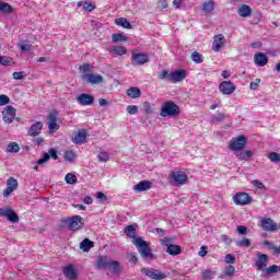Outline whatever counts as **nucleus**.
<instances>
[{
  "instance_id": "nucleus-1",
  "label": "nucleus",
  "mask_w": 280,
  "mask_h": 280,
  "mask_svg": "<svg viewBox=\"0 0 280 280\" xmlns=\"http://www.w3.org/2000/svg\"><path fill=\"white\" fill-rule=\"evenodd\" d=\"M97 268H103L105 270H109L113 275H118L121 270V266L119 261L110 260L106 257H100L96 262Z\"/></svg>"
},
{
  "instance_id": "nucleus-2",
  "label": "nucleus",
  "mask_w": 280,
  "mask_h": 280,
  "mask_svg": "<svg viewBox=\"0 0 280 280\" xmlns=\"http://www.w3.org/2000/svg\"><path fill=\"white\" fill-rule=\"evenodd\" d=\"M132 244L138 248V253L143 259H152V249L150 248V244L143 241L142 237H135L132 240Z\"/></svg>"
},
{
  "instance_id": "nucleus-3",
  "label": "nucleus",
  "mask_w": 280,
  "mask_h": 280,
  "mask_svg": "<svg viewBox=\"0 0 280 280\" xmlns=\"http://www.w3.org/2000/svg\"><path fill=\"white\" fill-rule=\"evenodd\" d=\"M180 108L176 103L172 101H167L163 104L161 109V117H176V115H179Z\"/></svg>"
},
{
  "instance_id": "nucleus-4",
  "label": "nucleus",
  "mask_w": 280,
  "mask_h": 280,
  "mask_svg": "<svg viewBox=\"0 0 280 280\" xmlns=\"http://www.w3.org/2000/svg\"><path fill=\"white\" fill-rule=\"evenodd\" d=\"M130 60L132 67H143L150 62V56L145 52H139V50H132Z\"/></svg>"
},
{
  "instance_id": "nucleus-5",
  "label": "nucleus",
  "mask_w": 280,
  "mask_h": 280,
  "mask_svg": "<svg viewBox=\"0 0 280 280\" xmlns=\"http://www.w3.org/2000/svg\"><path fill=\"white\" fill-rule=\"evenodd\" d=\"M65 223L70 231H80V229L84 226V219L80 215H73L66 219Z\"/></svg>"
},
{
  "instance_id": "nucleus-6",
  "label": "nucleus",
  "mask_w": 280,
  "mask_h": 280,
  "mask_svg": "<svg viewBox=\"0 0 280 280\" xmlns=\"http://www.w3.org/2000/svg\"><path fill=\"white\" fill-rule=\"evenodd\" d=\"M0 218H7L8 222L18 224L19 214L12 208H0Z\"/></svg>"
},
{
  "instance_id": "nucleus-7",
  "label": "nucleus",
  "mask_w": 280,
  "mask_h": 280,
  "mask_svg": "<svg viewBox=\"0 0 280 280\" xmlns=\"http://www.w3.org/2000/svg\"><path fill=\"white\" fill-rule=\"evenodd\" d=\"M170 178L176 187H180V185H185V183H187V174L183 171H174L171 173Z\"/></svg>"
},
{
  "instance_id": "nucleus-8",
  "label": "nucleus",
  "mask_w": 280,
  "mask_h": 280,
  "mask_svg": "<svg viewBox=\"0 0 280 280\" xmlns=\"http://www.w3.org/2000/svg\"><path fill=\"white\" fill-rule=\"evenodd\" d=\"M233 202H234V205L244 207L246 205H250V202H253V198H250L249 194L237 192L233 196Z\"/></svg>"
},
{
  "instance_id": "nucleus-9",
  "label": "nucleus",
  "mask_w": 280,
  "mask_h": 280,
  "mask_svg": "<svg viewBox=\"0 0 280 280\" xmlns=\"http://www.w3.org/2000/svg\"><path fill=\"white\" fill-rule=\"evenodd\" d=\"M141 272L142 275H145V277H149V279L153 280H163L167 278V275L152 268H143Z\"/></svg>"
},
{
  "instance_id": "nucleus-10",
  "label": "nucleus",
  "mask_w": 280,
  "mask_h": 280,
  "mask_svg": "<svg viewBox=\"0 0 280 280\" xmlns=\"http://www.w3.org/2000/svg\"><path fill=\"white\" fill-rule=\"evenodd\" d=\"M256 255L257 258L254 260L255 267L257 268V270H261V272H264V270L268 268L269 257L266 254H261V252H258Z\"/></svg>"
},
{
  "instance_id": "nucleus-11",
  "label": "nucleus",
  "mask_w": 280,
  "mask_h": 280,
  "mask_svg": "<svg viewBox=\"0 0 280 280\" xmlns=\"http://www.w3.org/2000/svg\"><path fill=\"white\" fill-rule=\"evenodd\" d=\"M259 226L262 229V231H267L268 233H272L279 229V225H277V223H275V221H272L270 218H261Z\"/></svg>"
},
{
  "instance_id": "nucleus-12",
  "label": "nucleus",
  "mask_w": 280,
  "mask_h": 280,
  "mask_svg": "<svg viewBox=\"0 0 280 280\" xmlns=\"http://www.w3.org/2000/svg\"><path fill=\"white\" fill-rule=\"evenodd\" d=\"M245 147H246V137H244V136H240L238 138H234L230 142V150H232L233 152L244 150Z\"/></svg>"
},
{
  "instance_id": "nucleus-13",
  "label": "nucleus",
  "mask_w": 280,
  "mask_h": 280,
  "mask_svg": "<svg viewBox=\"0 0 280 280\" xmlns=\"http://www.w3.org/2000/svg\"><path fill=\"white\" fill-rule=\"evenodd\" d=\"M225 45H226V37H224V35L222 34H218L213 37L212 51L218 54V51H220L222 47H224Z\"/></svg>"
},
{
  "instance_id": "nucleus-14",
  "label": "nucleus",
  "mask_w": 280,
  "mask_h": 280,
  "mask_svg": "<svg viewBox=\"0 0 280 280\" xmlns=\"http://www.w3.org/2000/svg\"><path fill=\"white\" fill-rule=\"evenodd\" d=\"M235 84L231 81H223L219 85V91L223 95H233V93H235Z\"/></svg>"
},
{
  "instance_id": "nucleus-15",
  "label": "nucleus",
  "mask_w": 280,
  "mask_h": 280,
  "mask_svg": "<svg viewBox=\"0 0 280 280\" xmlns=\"http://www.w3.org/2000/svg\"><path fill=\"white\" fill-rule=\"evenodd\" d=\"M4 124H12L16 117V108L13 106H8L4 112H2Z\"/></svg>"
},
{
  "instance_id": "nucleus-16",
  "label": "nucleus",
  "mask_w": 280,
  "mask_h": 280,
  "mask_svg": "<svg viewBox=\"0 0 280 280\" xmlns=\"http://www.w3.org/2000/svg\"><path fill=\"white\" fill-rule=\"evenodd\" d=\"M187 78V70H175L170 72V81L174 82H183Z\"/></svg>"
},
{
  "instance_id": "nucleus-17",
  "label": "nucleus",
  "mask_w": 280,
  "mask_h": 280,
  "mask_svg": "<svg viewBox=\"0 0 280 280\" xmlns=\"http://www.w3.org/2000/svg\"><path fill=\"white\" fill-rule=\"evenodd\" d=\"M77 102L80 106H91L95 102V97L91 94L83 93L77 97Z\"/></svg>"
},
{
  "instance_id": "nucleus-18",
  "label": "nucleus",
  "mask_w": 280,
  "mask_h": 280,
  "mask_svg": "<svg viewBox=\"0 0 280 280\" xmlns=\"http://www.w3.org/2000/svg\"><path fill=\"white\" fill-rule=\"evenodd\" d=\"M83 80L90 84H102L104 82V77H102V74L88 73L83 74Z\"/></svg>"
},
{
  "instance_id": "nucleus-19",
  "label": "nucleus",
  "mask_w": 280,
  "mask_h": 280,
  "mask_svg": "<svg viewBox=\"0 0 280 280\" xmlns=\"http://www.w3.org/2000/svg\"><path fill=\"white\" fill-rule=\"evenodd\" d=\"M63 276L68 280H75L78 279V271L75 270V267L73 265H68L63 267Z\"/></svg>"
},
{
  "instance_id": "nucleus-20",
  "label": "nucleus",
  "mask_w": 280,
  "mask_h": 280,
  "mask_svg": "<svg viewBox=\"0 0 280 280\" xmlns=\"http://www.w3.org/2000/svg\"><path fill=\"white\" fill-rule=\"evenodd\" d=\"M254 62L257 67H266L268 65V57L264 52H257L254 56Z\"/></svg>"
},
{
  "instance_id": "nucleus-21",
  "label": "nucleus",
  "mask_w": 280,
  "mask_h": 280,
  "mask_svg": "<svg viewBox=\"0 0 280 280\" xmlns=\"http://www.w3.org/2000/svg\"><path fill=\"white\" fill-rule=\"evenodd\" d=\"M54 159L55 161L58 159V153L56 152L55 149H50L48 153L44 154L42 159L37 161L38 165H44L47 161H49V158Z\"/></svg>"
},
{
  "instance_id": "nucleus-22",
  "label": "nucleus",
  "mask_w": 280,
  "mask_h": 280,
  "mask_svg": "<svg viewBox=\"0 0 280 280\" xmlns=\"http://www.w3.org/2000/svg\"><path fill=\"white\" fill-rule=\"evenodd\" d=\"M42 130L43 124L40 121H37L31 126V129L28 130L27 135L28 137H38Z\"/></svg>"
},
{
  "instance_id": "nucleus-23",
  "label": "nucleus",
  "mask_w": 280,
  "mask_h": 280,
  "mask_svg": "<svg viewBox=\"0 0 280 280\" xmlns=\"http://www.w3.org/2000/svg\"><path fill=\"white\" fill-rule=\"evenodd\" d=\"M237 12L238 16H241L242 19H248V16H252L253 14V9H250L248 4H243L238 7Z\"/></svg>"
},
{
  "instance_id": "nucleus-24",
  "label": "nucleus",
  "mask_w": 280,
  "mask_h": 280,
  "mask_svg": "<svg viewBox=\"0 0 280 280\" xmlns=\"http://www.w3.org/2000/svg\"><path fill=\"white\" fill-rule=\"evenodd\" d=\"M163 244L167 246L166 253H168V255H180V247L178 245H168L170 241L167 238L163 240Z\"/></svg>"
},
{
  "instance_id": "nucleus-25",
  "label": "nucleus",
  "mask_w": 280,
  "mask_h": 280,
  "mask_svg": "<svg viewBox=\"0 0 280 280\" xmlns=\"http://www.w3.org/2000/svg\"><path fill=\"white\" fill-rule=\"evenodd\" d=\"M72 141H73V143H77L79 145H82V143H85L86 130H84V129L79 130L78 133L74 135Z\"/></svg>"
},
{
  "instance_id": "nucleus-26",
  "label": "nucleus",
  "mask_w": 280,
  "mask_h": 280,
  "mask_svg": "<svg viewBox=\"0 0 280 280\" xmlns=\"http://www.w3.org/2000/svg\"><path fill=\"white\" fill-rule=\"evenodd\" d=\"M77 7L78 8H83V10L85 12H93V10H95V4H93V2H91V0L79 1V2H77Z\"/></svg>"
},
{
  "instance_id": "nucleus-27",
  "label": "nucleus",
  "mask_w": 280,
  "mask_h": 280,
  "mask_svg": "<svg viewBox=\"0 0 280 280\" xmlns=\"http://www.w3.org/2000/svg\"><path fill=\"white\" fill-rule=\"evenodd\" d=\"M152 187V183L148 180H142L138 183L136 186H133V189L138 192L140 191H148Z\"/></svg>"
},
{
  "instance_id": "nucleus-28",
  "label": "nucleus",
  "mask_w": 280,
  "mask_h": 280,
  "mask_svg": "<svg viewBox=\"0 0 280 280\" xmlns=\"http://www.w3.org/2000/svg\"><path fill=\"white\" fill-rule=\"evenodd\" d=\"M109 52L113 54V56H126L128 50L124 46H113L109 48Z\"/></svg>"
},
{
  "instance_id": "nucleus-29",
  "label": "nucleus",
  "mask_w": 280,
  "mask_h": 280,
  "mask_svg": "<svg viewBox=\"0 0 280 280\" xmlns=\"http://www.w3.org/2000/svg\"><path fill=\"white\" fill-rule=\"evenodd\" d=\"M127 95L131 100H137L138 97H141V90L137 86H131L127 90Z\"/></svg>"
},
{
  "instance_id": "nucleus-30",
  "label": "nucleus",
  "mask_w": 280,
  "mask_h": 280,
  "mask_svg": "<svg viewBox=\"0 0 280 280\" xmlns=\"http://www.w3.org/2000/svg\"><path fill=\"white\" fill-rule=\"evenodd\" d=\"M80 248L83 253H89V250L93 248V242H91L89 238H85L80 243Z\"/></svg>"
},
{
  "instance_id": "nucleus-31",
  "label": "nucleus",
  "mask_w": 280,
  "mask_h": 280,
  "mask_svg": "<svg viewBox=\"0 0 280 280\" xmlns=\"http://www.w3.org/2000/svg\"><path fill=\"white\" fill-rule=\"evenodd\" d=\"M276 272H279V266L273 265V266H270V267H266L262 270V277H268L270 275H276Z\"/></svg>"
},
{
  "instance_id": "nucleus-32",
  "label": "nucleus",
  "mask_w": 280,
  "mask_h": 280,
  "mask_svg": "<svg viewBox=\"0 0 280 280\" xmlns=\"http://www.w3.org/2000/svg\"><path fill=\"white\" fill-rule=\"evenodd\" d=\"M214 8H215V3L213 1H208L202 4L201 10L205 14H211Z\"/></svg>"
},
{
  "instance_id": "nucleus-33",
  "label": "nucleus",
  "mask_w": 280,
  "mask_h": 280,
  "mask_svg": "<svg viewBox=\"0 0 280 280\" xmlns=\"http://www.w3.org/2000/svg\"><path fill=\"white\" fill-rule=\"evenodd\" d=\"M190 58L196 65H202L205 62V57H202V55L198 51H194Z\"/></svg>"
},
{
  "instance_id": "nucleus-34",
  "label": "nucleus",
  "mask_w": 280,
  "mask_h": 280,
  "mask_svg": "<svg viewBox=\"0 0 280 280\" xmlns=\"http://www.w3.org/2000/svg\"><path fill=\"white\" fill-rule=\"evenodd\" d=\"M116 25H119L120 27H125V30H130L132 25H130V22L126 18H119L115 20Z\"/></svg>"
},
{
  "instance_id": "nucleus-35",
  "label": "nucleus",
  "mask_w": 280,
  "mask_h": 280,
  "mask_svg": "<svg viewBox=\"0 0 280 280\" xmlns=\"http://www.w3.org/2000/svg\"><path fill=\"white\" fill-rule=\"evenodd\" d=\"M7 187L9 189H11L12 191H16V189H19V180H16V178H14V177H10L7 180Z\"/></svg>"
},
{
  "instance_id": "nucleus-36",
  "label": "nucleus",
  "mask_w": 280,
  "mask_h": 280,
  "mask_svg": "<svg viewBox=\"0 0 280 280\" xmlns=\"http://www.w3.org/2000/svg\"><path fill=\"white\" fill-rule=\"evenodd\" d=\"M250 156H253L252 151H241L240 153L236 154L238 161H248Z\"/></svg>"
},
{
  "instance_id": "nucleus-37",
  "label": "nucleus",
  "mask_w": 280,
  "mask_h": 280,
  "mask_svg": "<svg viewBox=\"0 0 280 280\" xmlns=\"http://www.w3.org/2000/svg\"><path fill=\"white\" fill-rule=\"evenodd\" d=\"M0 12H2V14H11L12 5L0 0Z\"/></svg>"
},
{
  "instance_id": "nucleus-38",
  "label": "nucleus",
  "mask_w": 280,
  "mask_h": 280,
  "mask_svg": "<svg viewBox=\"0 0 280 280\" xmlns=\"http://www.w3.org/2000/svg\"><path fill=\"white\" fill-rule=\"evenodd\" d=\"M68 185H75L78 183V177L73 173H68L65 177Z\"/></svg>"
},
{
  "instance_id": "nucleus-39",
  "label": "nucleus",
  "mask_w": 280,
  "mask_h": 280,
  "mask_svg": "<svg viewBox=\"0 0 280 280\" xmlns=\"http://www.w3.org/2000/svg\"><path fill=\"white\" fill-rule=\"evenodd\" d=\"M125 233L128 237H132V240H135V236L136 233H137V229L135 228V225H128L126 229H125Z\"/></svg>"
},
{
  "instance_id": "nucleus-40",
  "label": "nucleus",
  "mask_w": 280,
  "mask_h": 280,
  "mask_svg": "<svg viewBox=\"0 0 280 280\" xmlns=\"http://www.w3.org/2000/svg\"><path fill=\"white\" fill-rule=\"evenodd\" d=\"M97 159L101 163H108L110 154H108V152L106 151H102L101 153H98Z\"/></svg>"
},
{
  "instance_id": "nucleus-41",
  "label": "nucleus",
  "mask_w": 280,
  "mask_h": 280,
  "mask_svg": "<svg viewBox=\"0 0 280 280\" xmlns=\"http://www.w3.org/2000/svg\"><path fill=\"white\" fill-rule=\"evenodd\" d=\"M20 150H21V147H19V143L16 142H11L7 148V152L14 153V154H16V152H19Z\"/></svg>"
},
{
  "instance_id": "nucleus-42",
  "label": "nucleus",
  "mask_w": 280,
  "mask_h": 280,
  "mask_svg": "<svg viewBox=\"0 0 280 280\" xmlns=\"http://www.w3.org/2000/svg\"><path fill=\"white\" fill-rule=\"evenodd\" d=\"M262 246H267L269 250H273L276 254L280 253V247L275 246V244L270 243L269 241H264Z\"/></svg>"
},
{
  "instance_id": "nucleus-43",
  "label": "nucleus",
  "mask_w": 280,
  "mask_h": 280,
  "mask_svg": "<svg viewBox=\"0 0 280 280\" xmlns=\"http://www.w3.org/2000/svg\"><path fill=\"white\" fill-rule=\"evenodd\" d=\"M63 156L66 161H69V163H73V161H75V152L72 150L66 151Z\"/></svg>"
},
{
  "instance_id": "nucleus-44",
  "label": "nucleus",
  "mask_w": 280,
  "mask_h": 280,
  "mask_svg": "<svg viewBox=\"0 0 280 280\" xmlns=\"http://www.w3.org/2000/svg\"><path fill=\"white\" fill-rule=\"evenodd\" d=\"M112 40L113 43H121L124 40H127V38L122 34L117 33L112 35Z\"/></svg>"
},
{
  "instance_id": "nucleus-45",
  "label": "nucleus",
  "mask_w": 280,
  "mask_h": 280,
  "mask_svg": "<svg viewBox=\"0 0 280 280\" xmlns=\"http://www.w3.org/2000/svg\"><path fill=\"white\" fill-rule=\"evenodd\" d=\"M236 246H240L241 248H248V246H250V240L243 238L241 241H237Z\"/></svg>"
},
{
  "instance_id": "nucleus-46",
  "label": "nucleus",
  "mask_w": 280,
  "mask_h": 280,
  "mask_svg": "<svg viewBox=\"0 0 280 280\" xmlns=\"http://www.w3.org/2000/svg\"><path fill=\"white\" fill-rule=\"evenodd\" d=\"M268 159L271 161V163H279L280 155L277 152H271L268 154Z\"/></svg>"
},
{
  "instance_id": "nucleus-47",
  "label": "nucleus",
  "mask_w": 280,
  "mask_h": 280,
  "mask_svg": "<svg viewBox=\"0 0 280 280\" xmlns=\"http://www.w3.org/2000/svg\"><path fill=\"white\" fill-rule=\"evenodd\" d=\"M213 277H215V273L212 270H205L202 272L203 280H210V279H213Z\"/></svg>"
},
{
  "instance_id": "nucleus-48",
  "label": "nucleus",
  "mask_w": 280,
  "mask_h": 280,
  "mask_svg": "<svg viewBox=\"0 0 280 280\" xmlns=\"http://www.w3.org/2000/svg\"><path fill=\"white\" fill-rule=\"evenodd\" d=\"M0 65H2L3 67H8L9 65H12V58L0 56Z\"/></svg>"
},
{
  "instance_id": "nucleus-49",
  "label": "nucleus",
  "mask_w": 280,
  "mask_h": 280,
  "mask_svg": "<svg viewBox=\"0 0 280 280\" xmlns=\"http://www.w3.org/2000/svg\"><path fill=\"white\" fill-rule=\"evenodd\" d=\"M127 113L129 115H137V113H139V107H137L136 105H129L127 106Z\"/></svg>"
},
{
  "instance_id": "nucleus-50",
  "label": "nucleus",
  "mask_w": 280,
  "mask_h": 280,
  "mask_svg": "<svg viewBox=\"0 0 280 280\" xmlns=\"http://www.w3.org/2000/svg\"><path fill=\"white\" fill-rule=\"evenodd\" d=\"M91 69H93V65H91V63H85L83 66H80V71L82 73H89V71H91Z\"/></svg>"
},
{
  "instance_id": "nucleus-51",
  "label": "nucleus",
  "mask_w": 280,
  "mask_h": 280,
  "mask_svg": "<svg viewBox=\"0 0 280 280\" xmlns=\"http://www.w3.org/2000/svg\"><path fill=\"white\" fill-rule=\"evenodd\" d=\"M5 104H10V97L5 94L0 95V106H5Z\"/></svg>"
},
{
  "instance_id": "nucleus-52",
  "label": "nucleus",
  "mask_w": 280,
  "mask_h": 280,
  "mask_svg": "<svg viewBox=\"0 0 280 280\" xmlns=\"http://www.w3.org/2000/svg\"><path fill=\"white\" fill-rule=\"evenodd\" d=\"M235 275V267H233V266H228L226 268H225V276L226 277H233Z\"/></svg>"
},
{
  "instance_id": "nucleus-53",
  "label": "nucleus",
  "mask_w": 280,
  "mask_h": 280,
  "mask_svg": "<svg viewBox=\"0 0 280 280\" xmlns=\"http://www.w3.org/2000/svg\"><path fill=\"white\" fill-rule=\"evenodd\" d=\"M226 119V115L219 113L212 117V121H224Z\"/></svg>"
},
{
  "instance_id": "nucleus-54",
  "label": "nucleus",
  "mask_w": 280,
  "mask_h": 280,
  "mask_svg": "<svg viewBox=\"0 0 280 280\" xmlns=\"http://www.w3.org/2000/svg\"><path fill=\"white\" fill-rule=\"evenodd\" d=\"M48 129L50 132H54V130H60V125L58 122H48Z\"/></svg>"
},
{
  "instance_id": "nucleus-55",
  "label": "nucleus",
  "mask_w": 280,
  "mask_h": 280,
  "mask_svg": "<svg viewBox=\"0 0 280 280\" xmlns=\"http://www.w3.org/2000/svg\"><path fill=\"white\" fill-rule=\"evenodd\" d=\"M58 121V115L56 113H50L48 115V124H56Z\"/></svg>"
},
{
  "instance_id": "nucleus-56",
  "label": "nucleus",
  "mask_w": 280,
  "mask_h": 280,
  "mask_svg": "<svg viewBox=\"0 0 280 280\" xmlns=\"http://www.w3.org/2000/svg\"><path fill=\"white\" fill-rule=\"evenodd\" d=\"M237 233H240V235H246L248 233V228L244 226V225H238L236 228Z\"/></svg>"
},
{
  "instance_id": "nucleus-57",
  "label": "nucleus",
  "mask_w": 280,
  "mask_h": 280,
  "mask_svg": "<svg viewBox=\"0 0 280 280\" xmlns=\"http://www.w3.org/2000/svg\"><path fill=\"white\" fill-rule=\"evenodd\" d=\"M261 80L260 79H256L255 81H252L249 84V88L255 91L257 89H259V84H260Z\"/></svg>"
},
{
  "instance_id": "nucleus-58",
  "label": "nucleus",
  "mask_w": 280,
  "mask_h": 280,
  "mask_svg": "<svg viewBox=\"0 0 280 280\" xmlns=\"http://www.w3.org/2000/svg\"><path fill=\"white\" fill-rule=\"evenodd\" d=\"M19 47L21 51H32V45L30 44H20Z\"/></svg>"
},
{
  "instance_id": "nucleus-59",
  "label": "nucleus",
  "mask_w": 280,
  "mask_h": 280,
  "mask_svg": "<svg viewBox=\"0 0 280 280\" xmlns=\"http://www.w3.org/2000/svg\"><path fill=\"white\" fill-rule=\"evenodd\" d=\"M13 80H23L25 78V72H13Z\"/></svg>"
},
{
  "instance_id": "nucleus-60",
  "label": "nucleus",
  "mask_w": 280,
  "mask_h": 280,
  "mask_svg": "<svg viewBox=\"0 0 280 280\" xmlns=\"http://www.w3.org/2000/svg\"><path fill=\"white\" fill-rule=\"evenodd\" d=\"M252 184H253L254 187H256L257 189H265V187H266V186L264 185V183H261V182H259V180H257V179L253 180Z\"/></svg>"
},
{
  "instance_id": "nucleus-61",
  "label": "nucleus",
  "mask_w": 280,
  "mask_h": 280,
  "mask_svg": "<svg viewBox=\"0 0 280 280\" xmlns=\"http://www.w3.org/2000/svg\"><path fill=\"white\" fill-rule=\"evenodd\" d=\"M225 264H235V256H233L232 254H228L225 256Z\"/></svg>"
},
{
  "instance_id": "nucleus-62",
  "label": "nucleus",
  "mask_w": 280,
  "mask_h": 280,
  "mask_svg": "<svg viewBox=\"0 0 280 280\" xmlns=\"http://www.w3.org/2000/svg\"><path fill=\"white\" fill-rule=\"evenodd\" d=\"M161 80H170V71L163 70L162 73L160 74Z\"/></svg>"
},
{
  "instance_id": "nucleus-63",
  "label": "nucleus",
  "mask_w": 280,
  "mask_h": 280,
  "mask_svg": "<svg viewBox=\"0 0 280 280\" xmlns=\"http://www.w3.org/2000/svg\"><path fill=\"white\" fill-rule=\"evenodd\" d=\"M199 257H207V246L200 247Z\"/></svg>"
},
{
  "instance_id": "nucleus-64",
  "label": "nucleus",
  "mask_w": 280,
  "mask_h": 280,
  "mask_svg": "<svg viewBox=\"0 0 280 280\" xmlns=\"http://www.w3.org/2000/svg\"><path fill=\"white\" fill-rule=\"evenodd\" d=\"M129 261L130 264H137V261H139V259L137 258V255H135L133 253H131L129 255Z\"/></svg>"
}]
</instances>
